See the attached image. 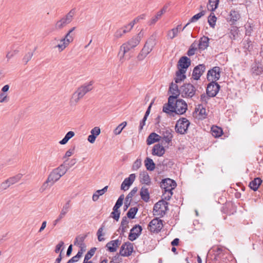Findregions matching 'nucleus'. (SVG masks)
Wrapping results in <instances>:
<instances>
[{"mask_svg": "<svg viewBox=\"0 0 263 263\" xmlns=\"http://www.w3.org/2000/svg\"><path fill=\"white\" fill-rule=\"evenodd\" d=\"M52 185H50V181H48V179H47L43 183V184L40 187V192L42 193L44 192L49 187H50Z\"/></svg>", "mask_w": 263, "mask_h": 263, "instance_id": "obj_54", "label": "nucleus"}, {"mask_svg": "<svg viewBox=\"0 0 263 263\" xmlns=\"http://www.w3.org/2000/svg\"><path fill=\"white\" fill-rule=\"evenodd\" d=\"M83 252H84V250H79L77 255H75L74 256L72 257L71 258H70L67 261V263H73V262H77L78 261L79 259L82 256V255Z\"/></svg>", "mask_w": 263, "mask_h": 263, "instance_id": "obj_43", "label": "nucleus"}, {"mask_svg": "<svg viewBox=\"0 0 263 263\" xmlns=\"http://www.w3.org/2000/svg\"><path fill=\"white\" fill-rule=\"evenodd\" d=\"M163 228V220L159 218L153 219L148 224L147 229L152 233H158Z\"/></svg>", "mask_w": 263, "mask_h": 263, "instance_id": "obj_11", "label": "nucleus"}, {"mask_svg": "<svg viewBox=\"0 0 263 263\" xmlns=\"http://www.w3.org/2000/svg\"><path fill=\"white\" fill-rule=\"evenodd\" d=\"M75 29L76 27H74L70 29L66 34L65 36L61 39L60 42L61 43L55 46V47L59 48L60 51H63L68 46L70 43L72 42L73 37L71 33L75 30Z\"/></svg>", "mask_w": 263, "mask_h": 263, "instance_id": "obj_10", "label": "nucleus"}, {"mask_svg": "<svg viewBox=\"0 0 263 263\" xmlns=\"http://www.w3.org/2000/svg\"><path fill=\"white\" fill-rule=\"evenodd\" d=\"M168 203L164 200L157 202L153 208L154 215L163 217L166 214V211L168 210Z\"/></svg>", "mask_w": 263, "mask_h": 263, "instance_id": "obj_7", "label": "nucleus"}, {"mask_svg": "<svg viewBox=\"0 0 263 263\" xmlns=\"http://www.w3.org/2000/svg\"><path fill=\"white\" fill-rule=\"evenodd\" d=\"M37 47H35L33 50L32 51H29L25 54L23 58V62H24L25 65H26L28 62L31 60V58H32L34 51L36 50Z\"/></svg>", "mask_w": 263, "mask_h": 263, "instance_id": "obj_37", "label": "nucleus"}, {"mask_svg": "<svg viewBox=\"0 0 263 263\" xmlns=\"http://www.w3.org/2000/svg\"><path fill=\"white\" fill-rule=\"evenodd\" d=\"M161 16L162 15L159 13V12H158L157 14L152 17L149 23V25H152L155 24L158 21V20L161 18Z\"/></svg>", "mask_w": 263, "mask_h": 263, "instance_id": "obj_56", "label": "nucleus"}, {"mask_svg": "<svg viewBox=\"0 0 263 263\" xmlns=\"http://www.w3.org/2000/svg\"><path fill=\"white\" fill-rule=\"evenodd\" d=\"M173 130L170 128H166L162 132V143L164 144H169L172 142L173 138Z\"/></svg>", "mask_w": 263, "mask_h": 263, "instance_id": "obj_21", "label": "nucleus"}, {"mask_svg": "<svg viewBox=\"0 0 263 263\" xmlns=\"http://www.w3.org/2000/svg\"><path fill=\"white\" fill-rule=\"evenodd\" d=\"M210 98L211 97H209L207 94L206 95L205 93H203L200 96V101L202 103H207Z\"/></svg>", "mask_w": 263, "mask_h": 263, "instance_id": "obj_62", "label": "nucleus"}, {"mask_svg": "<svg viewBox=\"0 0 263 263\" xmlns=\"http://www.w3.org/2000/svg\"><path fill=\"white\" fill-rule=\"evenodd\" d=\"M141 159H137L134 163L132 169L134 171H136L138 170L141 166Z\"/></svg>", "mask_w": 263, "mask_h": 263, "instance_id": "obj_55", "label": "nucleus"}, {"mask_svg": "<svg viewBox=\"0 0 263 263\" xmlns=\"http://www.w3.org/2000/svg\"><path fill=\"white\" fill-rule=\"evenodd\" d=\"M240 17V14L238 11L232 10L230 11L227 21L231 25H234L239 19Z\"/></svg>", "mask_w": 263, "mask_h": 263, "instance_id": "obj_24", "label": "nucleus"}, {"mask_svg": "<svg viewBox=\"0 0 263 263\" xmlns=\"http://www.w3.org/2000/svg\"><path fill=\"white\" fill-rule=\"evenodd\" d=\"M165 153L164 147L160 144H157L154 145L153 148L152 154L158 156H162Z\"/></svg>", "mask_w": 263, "mask_h": 263, "instance_id": "obj_27", "label": "nucleus"}, {"mask_svg": "<svg viewBox=\"0 0 263 263\" xmlns=\"http://www.w3.org/2000/svg\"><path fill=\"white\" fill-rule=\"evenodd\" d=\"M76 14V9H72L66 15L57 21L54 28L56 30H60L64 28L67 25L71 23Z\"/></svg>", "mask_w": 263, "mask_h": 263, "instance_id": "obj_6", "label": "nucleus"}, {"mask_svg": "<svg viewBox=\"0 0 263 263\" xmlns=\"http://www.w3.org/2000/svg\"><path fill=\"white\" fill-rule=\"evenodd\" d=\"M171 105L168 101L164 104L162 110L170 116H174V114L181 115L185 114L187 109V105L184 100L181 99H176L172 101Z\"/></svg>", "mask_w": 263, "mask_h": 263, "instance_id": "obj_1", "label": "nucleus"}, {"mask_svg": "<svg viewBox=\"0 0 263 263\" xmlns=\"http://www.w3.org/2000/svg\"><path fill=\"white\" fill-rule=\"evenodd\" d=\"M70 202L71 201L70 200H68L66 202V203L63 206L61 211L66 214L69 212L70 209Z\"/></svg>", "mask_w": 263, "mask_h": 263, "instance_id": "obj_51", "label": "nucleus"}, {"mask_svg": "<svg viewBox=\"0 0 263 263\" xmlns=\"http://www.w3.org/2000/svg\"><path fill=\"white\" fill-rule=\"evenodd\" d=\"M106 247L107 248V250L110 252H115L117 251V246L115 245L113 240H111L107 243Z\"/></svg>", "mask_w": 263, "mask_h": 263, "instance_id": "obj_45", "label": "nucleus"}, {"mask_svg": "<svg viewBox=\"0 0 263 263\" xmlns=\"http://www.w3.org/2000/svg\"><path fill=\"white\" fill-rule=\"evenodd\" d=\"M190 125V121L185 118H180L177 122L175 127L177 133L184 135L187 133L189 126Z\"/></svg>", "mask_w": 263, "mask_h": 263, "instance_id": "obj_9", "label": "nucleus"}, {"mask_svg": "<svg viewBox=\"0 0 263 263\" xmlns=\"http://www.w3.org/2000/svg\"><path fill=\"white\" fill-rule=\"evenodd\" d=\"M263 72V67L259 63H255L252 64L251 68V72L254 76L261 74Z\"/></svg>", "mask_w": 263, "mask_h": 263, "instance_id": "obj_28", "label": "nucleus"}, {"mask_svg": "<svg viewBox=\"0 0 263 263\" xmlns=\"http://www.w3.org/2000/svg\"><path fill=\"white\" fill-rule=\"evenodd\" d=\"M178 33V28H173L168 31L167 36L172 40L175 37Z\"/></svg>", "mask_w": 263, "mask_h": 263, "instance_id": "obj_47", "label": "nucleus"}, {"mask_svg": "<svg viewBox=\"0 0 263 263\" xmlns=\"http://www.w3.org/2000/svg\"><path fill=\"white\" fill-rule=\"evenodd\" d=\"M10 186H11V185H10L9 182H8V179H7L5 181L3 182L1 184V187L3 190H6Z\"/></svg>", "mask_w": 263, "mask_h": 263, "instance_id": "obj_59", "label": "nucleus"}, {"mask_svg": "<svg viewBox=\"0 0 263 263\" xmlns=\"http://www.w3.org/2000/svg\"><path fill=\"white\" fill-rule=\"evenodd\" d=\"M92 81H90L89 83L84 84L79 87L77 91L74 92L72 96L71 100V103H77L80 99L82 98L84 96L92 89Z\"/></svg>", "mask_w": 263, "mask_h": 263, "instance_id": "obj_5", "label": "nucleus"}, {"mask_svg": "<svg viewBox=\"0 0 263 263\" xmlns=\"http://www.w3.org/2000/svg\"><path fill=\"white\" fill-rule=\"evenodd\" d=\"M144 163L147 170L153 171L155 170L156 165L152 159L147 157L144 161Z\"/></svg>", "mask_w": 263, "mask_h": 263, "instance_id": "obj_36", "label": "nucleus"}, {"mask_svg": "<svg viewBox=\"0 0 263 263\" xmlns=\"http://www.w3.org/2000/svg\"><path fill=\"white\" fill-rule=\"evenodd\" d=\"M68 169V168L63 164L53 169L47 177L48 181H50V185H53L62 176L65 175Z\"/></svg>", "mask_w": 263, "mask_h": 263, "instance_id": "obj_4", "label": "nucleus"}, {"mask_svg": "<svg viewBox=\"0 0 263 263\" xmlns=\"http://www.w3.org/2000/svg\"><path fill=\"white\" fill-rule=\"evenodd\" d=\"M87 235L77 237L74 240V245H78V246H84L85 244L84 243V241Z\"/></svg>", "mask_w": 263, "mask_h": 263, "instance_id": "obj_42", "label": "nucleus"}, {"mask_svg": "<svg viewBox=\"0 0 263 263\" xmlns=\"http://www.w3.org/2000/svg\"><path fill=\"white\" fill-rule=\"evenodd\" d=\"M181 96L183 98H192L196 92L195 86L191 83H185L180 87Z\"/></svg>", "mask_w": 263, "mask_h": 263, "instance_id": "obj_8", "label": "nucleus"}, {"mask_svg": "<svg viewBox=\"0 0 263 263\" xmlns=\"http://www.w3.org/2000/svg\"><path fill=\"white\" fill-rule=\"evenodd\" d=\"M134 250V245L133 243L127 241L124 242L121 246L119 254L121 256L126 257L130 256Z\"/></svg>", "mask_w": 263, "mask_h": 263, "instance_id": "obj_15", "label": "nucleus"}, {"mask_svg": "<svg viewBox=\"0 0 263 263\" xmlns=\"http://www.w3.org/2000/svg\"><path fill=\"white\" fill-rule=\"evenodd\" d=\"M186 72L184 70L178 69L176 72V78H175V82L176 83H179L186 79L185 73Z\"/></svg>", "mask_w": 263, "mask_h": 263, "instance_id": "obj_30", "label": "nucleus"}, {"mask_svg": "<svg viewBox=\"0 0 263 263\" xmlns=\"http://www.w3.org/2000/svg\"><path fill=\"white\" fill-rule=\"evenodd\" d=\"M176 186V182L174 180L170 178L162 179L160 184V187L166 191H172Z\"/></svg>", "mask_w": 263, "mask_h": 263, "instance_id": "obj_16", "label": "nucleus"}, {"mask_svg": "<svg viewBox=\"0 0 263 263\" xmlns=\"http://www.w3.org/2000/svg\"><path fill=\"white\" fill-rule=\"evenodd\" d=\"M128 223L129 220H128L126 216L123 217L122 219L120 226L117 230L118 232L121 231V233H120V237L122 238V236H124V233L128 228Z\"/></svg>", "mask_w": 263, "mask_h": 263, "instance_id": "obj_23", "label": "nucleus"}, {"mask_svg": "<svg viewBox=\"0 0 263 263\" xmlns=\"http://www.w3.org/2000/svg\"><path fill=\"white\" fill-rule=\"evenodd\" d=\"M0 99L1 103L7 102L8 101V97L5 93L3 92H1L0 93Z\"/></svg>", "mask_w": 263, "mask_h": 263, "instance_id": "obj_60", "label": "nucleus"}, {"mask_svg": "<svg viewBox=\"0 0 263 263\" xmlns=\"http://www.w3.org/2000/svg\"><path fill=\"white\" fill-rule=\"evenodd\" d=\"M142 228L139 224H136L130 230L128 239L131 241L135 240L141 234Z\"/></svg>", "mask_w": 263, "mask_h": 263, "instance_id": "obj_17", "label": "nucleus"}, {"mask_svg": "<svg viewBox=\"0 0 263 263\" xmlns=\"http://www.w3.org/2000/svg\"><path fill=\"white\" fill-rule=\"evenodd\" d=\"M221 68L218 66H215L210 69L207 73L206 77L208 81H218L220 78Z\"/></svg>", "mask_w": 263, "mask_h": 263, "instance_id": "obj_12", "label": "nucleus"}, {"mask_svg": "<svg viewBox=\"0 0 263 263\" xmlns=\"http://www.w3.org/2000/svg\"><path fill=\"white\" fill-rule=\"evenodd\" d=\"M216 20L217 17L214 13L212 12L208 17V23L211 27L214 28Z\"/></svg>", "mask_w": 263, "mask_h": 263, "instance_id": "obj_44", "label": "nucleus"}, {"mask_svg": "<svg viewBox=\"0 0 263 263\" xmlns=\"http://www.w3.org/2000/svg\"><path fill=\"white\" fill-rule=\"evenodd\" d=\"M124 198V196L123 194H122L120 196L117 201H116L115 205L119 206L121 207L123 204V201Z\"/></svg>", "mask_w": 263, "mask_h": 263, "instance_id": "obj_63", "label": "nucleus"}, {"mask_svg": "<svg viewBox=\"0 0 263 263\" xmlns=\"http://www.w3.org/2000/svg\"><path fill=\"white\" fill-rule=\"evenodd\" d=\"M91 134L97 137L100 134V128L99 127H95L90 132Z\"/></svg>", "mask_w": 263, "mask_h": 263, "instance_id": "obj_61", "label": "nucleus"}, {"mask_svg": "<svg viewBox=\"0 0 263 263\" xmlns=\"http://www.w3.org/2000/svg\"><path fill=\"white\" fill-rule=\"evenodd\" d=\"M141 199L145 202H148L149 199V194L148 189L145 186H142L140 193Z\"/></svg>", "mask_w": 263, "mask_h": 263, "instance_id": "obj_32", "label": "nucleus"}, {"mask_svg": "<svg viewBox=\"0 0 263 263\" xmlns=\"http://www.w3.org/2000/svg\"><path fill=\"white\" fill-rule=\"evenodd\" d=\"M243 48L245 49V52H250L253 49V44L251 40L248 37L244 39L242 41Z\"/></svg>", "mask_w": 263, "mask_h": 263, "instance_id": "obj_35", "label": "nucleus"}, {"mask_svg": "<svg viewBox=\"0 0 263 263\" xmlns=\"http://www.w3.org/2000/svg\"><path fill=\"white\" fill-rule=\"evenodd\" d=\"M173 193L172 191H168L164 190V192L163 193V199L164 200H169L172 197Z\"/></svg>", "mask_w": 263, "mask_h": 263, "instance_id": "obj_50", "label": "nucleus"}, {"mask_svg": "<svg viewBox=\"0 0 263 263\" xmlns=\"http://www.w3.org/2000/svg\"><path fill=\"white\" fill-rule=\"evenodd\" d=\"M127 124L126 122L124 121L119 124L114 130V134L116 135L120 134L123 129L126 126Z\"/></svg>", "mask_w": 263, "mask_h": 263, "instance_id": "obj_46", "label": "nucleus"}, {"mask_svg": "<svg viewBox=\"0 0 263 263\" xmlns=\"http://www.w3.org/2000/svg\"><path fill=\"white\" fill-rule=\"evenodd\" d=\"M169 91L172 93V95L168 98V105H171V104L172 103L171 101L177 99L179 95H181L180 88H178L177 83L174 84L172 82L170 86Z\"/></svg>", "mask_w": 263, "mask_h": 263, "instance_id": "obj_13", "label": "nucleus"}, {"mask_svg": "<svg viewBox=\"0 0 263 263\" xmlns=\"http://www.w3.org/2000/svg\"><path fill=\"white\" fill-rule=\"evenodd\" d=\"M205 14V11L202 10L199 13L194 15L193 16H192L191 18V19L189 20V22L185 25V26H184V27L182 29V31H183L185 28V27H187L190 23L196 22L202 16L204 15Z\"/></svg>", "mask_w": 263, "mask_h": 263, "instance_id": "obj_31", "label": "nucleus"}, {"mask_svg": "<svg viewBox=\"0 0 263 263\" xmlns=\"http://www.w3.org/2000/svg\"><path fill=\"white\" fill-rule=\"evenodd\" d=\"M209 40L210 39L204 35L200 37L199 41L198 48L201 50L206 49L209 46Z\"/></svg>", "mask_w": 263, "mask_h": 263, "instance_id": "obj_26", "label": "nucleus"}, {"mask_svg": "<svg viewBox=\"0 0 263 263\" xmlns=\"http://www.w3.org/2000/svg\"><path fill=\"white\" fill-rule=\"evenodd\" d=\"M261 183L262 180L260 178L257 177L250 182L249 187L253 191H256Z\"/></svg>", "mask_w": 263, "mask_h": 263, "instance_id": "obj_29", "label": "nucleus"}, {"mask_svg": "<svg viewBox=\"0 0 263 263\" xmlns=\"http://www.w3.org/2000/svg\"><path fill=\"white\" fill-rule=\"evenodd\" d=\"M20 51L18 48H15V45H13L11 47V50L7 52L6 57L7 59V61L13 58L14 55L17 54Z\"/></svg>", "mask_w": 263, "mask_h": 263, "instance_id": "obj_34", "label": "nucleus"}, {"mask_svg": "<svg viewBox=\"0 0 263 263\" xmlns=\"http://www.w3.org/2000/svg\"><path fill=\"white\" fill-rule=\"evenodd\" d=\"M219 0H209L207 4V8L208 10L213 12L218 7Z\"/></svg>", "mask_w": 263, "mask_h": 263, "instance_id": "obj_33", "label": "nucleus"}, {"mask_svg": "<svg viewBox=\"0 0 263 263\" xmlns=\"http://www.w3.org/2000/svg\"><path fill=\"white\" fill-rule=\"evenodd\" d=\"M64 243L63 241H60L59 243L55 247V252L56 253H58L60 252V251L62 250V248L64 249Z\"/></svg>", "mask_w": 263, "mask_h": 263, "instance_id": "obj_58", "label": "nucleus"}, {"mask_svg": "<svg viewBox=\"0 0 263 263\" xmlns=\"http://www.w3.org/2000/svg\"><path fill=\"white\" fill-rule=\"evenodd\" d=\"M23 175L22 174H18L12 177H10L8 179V182H9L11 185L14 184L18 182L22 178Z\"/></svg>", "mask_w": 263, "mask_h": 263, "instance_id": "obj_40", "label": "nucleus"}, {"mask_svg": "<svg viewBox=\"0 0 263 263\" xmlns=\"http://www.w3.org/2000/svg\"><path fill=\"white\" fill-rule=\"evenodd\" d=\"M97 249L95 247L91 248V249L88 251L85 256L84 259L85 260H88L90 259L95 254V253Z\"/></svg>", "mask_w": 263, "mask_h": 263, "instance_id": "obj_49", "label": "nucleus"}, {"mask_svg": "<svg viewBox=\"0 0 263 263\" xmlns=\"http://www.w3.org/2000/svg\"><path fill=\"white\" fill-rule=\"evenodd\" d=\"M144 35L142 30L136 35L132 37L126 43L123 44L120 48L118 55L120 57V61L122 63L124 61L125 54L132 49L136 47L140 43Z\"/></svg>", "mask_w": 263, "mask_h": 263, "instance_id": "obj_2", "label": "nucleus"}, {"mask_svg": "<svg viewBox=\"0 0 263 263\" xmlns=\"http://www.w3.org/2000/svg\"><path fill=\"white\" fill-rule=\"evenodd\" d=\"M198 111L199 110V115L203 118H205L206 116V110L201 105H199L198 108H196Z\"/></svg>", "mask_w": 263, "mask_h": 263, "instance_id": "obj_53", "label": "nucleus"}, {"mask_svg": "<svg viewBox=\"0 0 263 263\" xmlns=\"http://www.w3.org/2000/svg\"><path fill=\"white\" fill-rule=\"evenodd\" d=\"M212 251L214 255V259L216 260L223 259V256L227 253L226 249L221 246L213 247Z\"/></svg>", "mask_w": 263, "mask_h": 263, "instance_id": "obj_18", "label": "nucleus"}, {"mask_svg": "<svg viewBox=\"0 0 263 263\" xmlns=\"http://www.w3.org/2000/svg\"><path fill=\"white\" fill-rule=\"evenodd\" d=\"M154 136H156L155 135L151 133L147 138L146 143L147 145H151L155 142H158V139H155Z\"/></svg>", "mask_w": 263, "mask_h": 263, "instance_id": "obj_48", "label": "nucleus"}, {"mask_svg": "<svg viewBox=\"0 0 263 263\" xmlns=\"http://www.w3.org/2000/svg\"><path fill=\"white\" fill-rule=\"evenodd\" d=\"M156 44V35L152 34L146 42L137 58L139 60H143L149 54Z\"/></svg>", "mask_w": 263, "mask_h": 263, "instance_id": "obj_3", "label": "nucleus"}, {"mask_svg": "<svg viewBox=\"0 0 263 263\" xmlns=\"http://www.w3.org/2000/svg\"><path fill=\"white\" fill-rule=\"evenodd\" d=\"M220 86L216 81H211L206 87V94L209 97H214L218 92Z\"/></svg>", "mask_w": 263, "mask_h": 263, "instance_id": "obj_14", "label": "nucleus"}, {"mask_svg": "<svg viewBox=\"0 0 263 263\" xmlns=\"http://www.w3.org/2000/svg\"><path fill=\"white\" fill-rule=\"evenodd\" d=\"M211 131L212 135L216 138L220 137L223 133L222 128L217 126L213 127Z\"/></svg>", "mask_w": 263, "mask_h": 263, "instance_id": "obj_39", "label": "nucleus"}, {"mask_svg": "<svg viewBox=\"0 0 263 263\" xmlns=\"http://www.w3.org/2000/svg\"><path fill=\"white\" fill-rule=\"evenodd\" d=\"M120 216V211H114L111 213V216L117 221L119 219Z\"/></svg>", "mask_w": 263, "mask_h": 263, "instance_id": "obj_57", "label": "nucleus"}, {"mask_svg": "<svg viewBox=\"0 0 263 263\" xmlns=\"http://www.w3.org/2000/svg\"><path fill=\"white\" fill-rule=\"evenodd\" d=\"M136 178L135 174L129 175V177L126 178L122 182L121 185V189L124 191H127L129 186L133 184Z\"/></svg>", "mask_w": 263, "mask_h": 263, "instance_id": "obj_22", "label": "nucleus"}, {"mask_svg": "<svg viewBox=\"0 0 263 263\" xmlns=\"http://www.w3.org/2000/svg\"><path fill=\"white\" fill-rule=\"evenodd\" d=\"M104 226L102 224L101 227L98 229L97 235L98 236V239L99 241H102L104 240V238L102 237L103 235L102 232L104 230Z\"/></svg>", "mask_w": 263, "mask_h": 263, "instance_id": "obj_52", "label": "nucleus"}, {"mask_svg": "<svg viewBox=\"0 0 263 263\" xmlns=\"http://www.w3.org/2000/svg\"><path fill=\"white\" fill-rule=\"evenodd\" d=\"M138 211V208L137 207L131 208L126 213L127 216L126 217L129 219L135 218V215H136Z\"/></svg>", "mask_w": 263, "mask_h": 263, "instance_id": "obj_41", "label": "nucleus"}, {"mask_svg": "<svg viewBox=\"0 0 263 263\" xmlns=\"http://www.w3.org/2000/svg\"><path fill=\"white\" fill-rule=\"evenodd\" d=\"M108 189V186H105L101 190H97L96 193L100 196L103 195L105 193H106Z\"/></svg>", "mask_w": 263, "mask_h": 263, "instance_id": "obj_64", "label": "nucleus"}, {"mask_svg": "<svg viewBox=\"0 0 263 263\" xmlns=\"http://www.w3.org/2000/svg\"><path fill=\"white\" fill-rule=\"evenodd\" d=\"M139 179L140 182L142 184H145L147 185H149L151 184L150 177L146 171H143L140 173Z\"/></svg>", "mask_w": 263, "mask_h": 263, "instance_id": "obj_25", "label": "nucleus"}, {"mask_svg": "<svg viewBox=\"0 0 263 263\" xmlns=\"http://www.w3.org/2000/svg\"><path fill=\"white\" fill-rule=\"evenodd\" d=\"M75 134L72 131H69L68 132L66 135L65 136L64 138L61 140L59 143L62 144L64 145L67 143V142L69 141V139H70L71 138H72L74 136Z\"/></svg>", "mask_w": 263, "mask_h": 263, "instance_id": "obj_38", "label": "nucleus"}, {"mask_svg": "<svg viewBox=\"0 0 263 263\" xmlns=\"http://www.w3.org/2000/svg\"><path fill=\"white\" fill-rule=\"evenodd\" d=\"M205 71L204 64H199L194 67L192 72V77L195 80H198Z\"/></svg>", "mask_w": 263, "mask_h": 263, "instance_id": "obj_19", "label": "nucleus"}, {"mask_svg": "<svg viewBox=\"0 0 263 263\" xmlns=\"http://www.w3.org/2000/svg\"><path fill=\"white\" fill-rule=\"evenodd\" d=\"M191 60L186 56H183L180 58L178 62L177 67L178 69L184 70L185 72L191 65Z\"/></svg>", "mask_w": 263, "mask_h": 263, "instance_id": "obj_20", "label": "nucleus"}]
</instances>
